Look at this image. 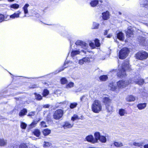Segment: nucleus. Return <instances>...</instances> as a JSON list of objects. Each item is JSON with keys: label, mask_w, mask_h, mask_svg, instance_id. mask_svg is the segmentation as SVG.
I'll list each match as a JSON object with an SVG mask.
<instances>
[{"label": "nucleus", "mask_w": 148, "mask_h": 148, "mask_svg": "<svg viewBox=\"0 0 148 148\" xmlns=\"http://www.w3.org/2000/svg\"><path fill=\"white\" fill-rule=\"evenodd\" d=\"M108 30H106L105 31H104V35H106L107 34H108Z\"/></svg>", "instance_id": "nucleus-55"}, {"label": "nucleus", "mask_w": 148, "mask_h": 148, "mask_svg": "<svg viewBox=\"0 0 148 148\" xmlns=\"http://www.w3.org/2000/svg\"><path fill=\"white\" fill-rule=\"evenodd\" d=\"M147 106V103H139L137 105V107L140 110L144 109Z\"/></svg>", "instance_id": "nucleus-21"}, {"label": "nucleus", "mask_w": 148, "mask_h": 148, "mask_svg": "<svg viewBox=\"0 0 148 148\" xmlns=\"http://www.w3.org/2000/svg\"><path fill=\"white\" fill-rule=\"evenodd\" d=\"M133 31L132 28H128L126 32V36L128 38L132 37L133 36Z\"/></svg>", "instance_id": "nucleus-11"}, {"label": "nucleus", "mask_w": 148, "mask_h": 148, "mask_svg": "<svg viewBox=\"0 0 148 148\" xmlns=\"http://www.w3.org/2000/svg\"><path fill=\"white\" fill-rule=\"evenodd\" d=\"M95 42L96 46L97 47H98L100 46V44L99 42V41L98 39H95Z\"/></svg>", "instance_id": "nucleus-43"}, {"label": "nucleus", "mask_w": 148, "mask_h": 148, "mask_svg": "<svg viewBox=\"0 0 148 148\" xmlns=\"http://www.w3.org/2000/svg\"><path fill=\"white\" fill-rule=\"evenodd\" d=\"M80 53V52L79 50H73L71 53V56L73 57L79 54Z\"/></svg>", "instance_id": "nucleus-20"}, {"label": "nucleus", "mask_w": 148, "mask_h": 148, "mask_svg": "<svg viewBox=\"0 0 148 148\" xmlns=\"http://www.w3.org/2000/svg\"><path fill=\"white\" fill-rule=\"evenodd\" d=\"M49 107V104L45 105L43 106V107L44 108H48Z\"/></svg>", "instance_id": "nucleus-54"}, {"label": "nucleus", "mask_w": 148, "mask_h": 148, "mask_svg": "<svg viewBox=\"0 0 148 148\" xmlns=\"http://www.w3.org/2000/svg\"><path fill=\"white\" fill-rule=\"evenodd\" d=\"M143 24L148 27V22H144L143 23Z\"/></svg>", "instance_id": "nucleus-56"}, {"label": "nucleus", "mask_w": 148, "mask_h": 148, "mask_svg": "<svg viewBox=\"0 0 148 148\" xmlns=\"http://www.w3.org/2000/svg\"><path fill=\"white\" fill-rule=\"evenodd\" d=\"M19 148H28L27 146L25 144L21 145Z\"/></svg>", "instance_id": "nucleus-50"}, {"label": "nucleus", "mask_w": 148, "mask_h": 148, "mask_svg": "<svg viewBox=\"0 0 148 148\" xmlns=\"http://www.w3.org/2000/svg\"><path fill=\"white\" fill-rule=\"evenodd\" d=\"M38 86L37 84H33L32 85H31L30 86V88L34 89V88H37Z\"/></svg>", "instance_id": "nucleus-48"}, {"label": "nucleus", "mask_w": 148, "mask_h": 148, "mask_svg": "<svg viewBox=\"0 0 148 148\" xmlns=\"http://www.w3.org/2000/svg\"><path fill=\"white\" fill-rule=\"evenodd\" d=\"M142 16H144V17H145V16L144 15H142Z\"/></svg>", "instance_id": "nucleus-63"}, {"label": "nucleus", "mask_w": 148, "mask_h": 148, "mask_svg": "<svg viewBox=\"0 0 148 148\" xmlns=\"http://www.w3.org/2000/svg\"><path fill=\"white\" fill-rule=\"evenodd\" d=\"M112 35L109 34L108 35L107 37L108 38H110L112 37Z\"/></svg>", "instance_id": "nucleus-57"}, {"label": "nucleus", "mask_w": 148, "mask_h": 148, "mask_svg": "<svg viewBox=\"0 0 148 148\" xmlns=\"http://www.w3.org/2000/svg\"><path fill=\"white\" fill-rule=\"evenodd\" d=\"M34 135L36 137H38L40 134V132L39 130L38 129H35L33 132Z\"/></svg>", "instance_id": "nucleus-29"}, {"label": "nucleus", "mask_w": 148, "mask_h": 148, "mask_svg": "<svg viewBox=\"0 0 148 148\" xmlns=\"http://www.w3.org/2000/svg\"><path fill=\"white\" fill-rule=\"evenodd\" d=\"M38 121H34L30 125V127L32 128L35 127Z\"/></svg>", "instance_id": "nucleus-44"}, {"label": "nucleus", "mask_w": 148, "mask_h": 148, "mask_svg": "<svg viewBox=\"0 0 148 148\" xmlns=\"http://www.w3.org/2000/svg\"><path fill=\"white\" fill-rule=\"evenodd\" d=\"M67 64L68 62H67L65 61L64 63L63 66L60 68L58 70H56V73H57L63 71L65 68L67 67V66H66V64Z\"/></svg>", "instance_id": "nucleus-17"}, {"label": "nucleus", "mask_w": 148, "mask_h": 148, "mask_svg": "<svg viewBox=\"0 0 148 148\" xmlns=\"http://www.w3.org/2000/svg\"><path fill=\"white\" fill-rule=\"evenodd\" d=\"M4 19V15L2 14H0V22H1Z\"/></svg>", "instance_id": "nucleus-47"}, {"label": "nucleus", "mask_w": 148, "mask_h": 148, "mask_svg": "<svg viewBox=\"0 0 148 148\" xmlns=\"http://www.w3.org/2000/svg\"><path fill=\"white\" fill-rule=\"evenodd\" d=\"M74 84L73 82H70L66 85V88H71L74 86Z\"/></svg>", "instance_id": "nucleus-38"}, {"label": "nucleus", "mask_w": 148, "mask_h": 148, "mask_svg": "<svg viewBox=\"0 0 148 148\" xmlns=\"http://www.w3.org/2000/svg\"><path fill=\"white\" fill-rule=\"evenodd\" d=\"M19 5L17 4H14L10 5V7L11 8L16 9L19 7Z\"/></svg>", "instance_id": "nucleus-34"}, {"label": "nucleus", "mask_w": 148, "mask_h": 148, "mask_svg": "<svg viewBox=\"0 0 148 148\" xmlns=\"http://www.w3.org/2000/svg\"><path fill=\"white\" fill-rule=\"evenodd\" d=\"M130 71L131 68L128 61H125L122 64L121 69L120 68L119 71L117 73V75L121 78L124 77L126 75V71Z\"/></svg>", "instance_id": "nucleus-1"}, {"label": "nucleus", "mask_w": 148, "mask_h": 148, "mask_svg": "<svg viewBox=\"0 0 148 148\" xmlns=\"http://www.w3.org/2000/svg\"><path fill=\"white\" fill-rule=\"evenodd\" d=\"M35 112H32L29 113L27 116H33L35 114Z\"/></svg>", "instance_id": "nucleus-51"}, {"label": "nucleus", "mask_w": 148, "mask_h": 148, "mask_svg": "<svg viewBox=\"0 0 148 148\" xmlns=\"http://www.w3.org/2000/svg\"><path fill=\"white\" fill-rule=\"evenodd\" d=\"M106 108L108 111L109 112L113 111V107L111 103L107 105L106 106Z\"/></svg>", "instance_id": "nucleus-19"}, {"label": "nucleus", "mask_w": 148, "mask_h": 148, "mask_svg": "<svg viewBox=\"0 0 148 148\" xmlns=\"http://www.w3.org/2000/svg\"><path fill=\"white\" fill-rule=\"evenodd\" d=\"M111 99L108 97H105L103 98V102L106 106L110 103Z\"/></svg>", "instance_id": "nucleus-15"}, {"label": "nucleus", "mask_w": 148, "mask_h": 148, "mask_svg": "<svg viewBox=\"0 0 148 148\" xmlns=\"http://www.w3.org/2000/svg\"><path fill=\"white\" fill-rule=\"evenodd\" d=\"M27 112V109L25 108H24L19 113V115L20 116L22 117L25 115Z\"/></svg>", "instance_id": "nucleus-22"}, {"label": "nucleus", "mask_w": 148, "mask_h": 148, "mask_svg": "<svg viewBox=\"0 0 148 148\" xmlns=\"http://www.w3.org/2000/svg\"><path fill=\"white\" fill-rule=\"evenodd\" d=\"M7 144V140L4 139L0 138V146H4L6 145Z\"/></svg>", "instance_id": "nucleus-27"}, {"label": "nucleus", "mask_w": 148, "mask_h": 148, "mask_svg": "<svg viewBox=\"0 0 148 148\" xmlns=\"http://www.w3.org/2000/svg\"><path fill=\"white\" fill-rule=\"evenodd\" d=\"M74 123L73 122L71 123H70L68 122H66L64 123V124L63 125V127L65 128H71L73 125Z\"/></svg>", "instance_id": "nucleus-14"}, {"label": "nucleus", "mask_w": 148, "mask_h": 148, "mask_svg": "<svg viewBox=\"0 0 148 148\" xmlns=\"http://www.w3.org/2000/svg\"><path fill=\"white\" fill-rule=\"evenodd\" d=\"M136 58L141 60L146 59L148 57V53L145 51H141L137 53L136 55Z\"/></svg>", "instance_id": "nucleus-4"}, {"label": "nucleus", "mask_w": 148, "mask_h": 148, "mask_svg": "<svg viewBox=\"0 0 148 148\" xmlns=\"http://www.w3.org/2000/svg\"><path fill=\"white\" fill-rule=\"evenodd\" d=\"M60 82L62 84H65L67 82V80L65 77L62 78L60 80Z\"/></svg>", "instance_id": "nucleus-40"}, {"label": "nucleus", "mask_w": 148, "mask_h": 148, "mask_svg": "<svg viewBox=\"0 0 148 148\" xmlns=\"http://www.w3.org/2000/svg\"><path fill=\"white\" fill-rule=\"evenodd\" d=\"M99 23L96 22H93V29H97L99 28Z\"/></svg>", "instance_id": "nucleus-39"}, {"label": "nucleus", "mask_w": 148, "mask_h": 148, "mask_svg": "<svg viewBox=\"0 0 148 148\" xmlns=\"http://www.w3.org/2000/svg\"><path fill=\"white\" fill-rule=\"evenodd\" d=\"M14 0H8V2H12V1H14Z\"/></svg>", "instance_id": "nucleus-60"}, {"label": "nucleus", "mask_w": 148, "mask_h": 148, "mask_svg": "<svg viewBox=\"0 0 148 148\" xmlns=\"http://www.w3.org/2000/svg\"><path fill=\"white\" fill-rule=\"evenodd\" d=\"M83 60L84 62H88L90 61V59L88 58H83Z\"/></svg>", "instance_id": "nucleus-49"}, {"label": "nucleus", "mask_w": 148, "mask_h": 148, "mask_svg": "<svg viewBox=\"0 0 148 148\" xmlns=\"http://www.w3.org/2000/svg\"><path fill=\"white\" fill-rule=\"evenodd\" d=\"M45 144L44 145V147H50L51 145V143L48 142H45Z\"/></svg>", "instance_id": "nucleus-46"}, {"label": "nucleus", "mask_w": 148, "mask_h": 148, "mask_svg": "<svg viewBox=\"0 0 148 148\" xmlns=\"http://www.w3.org/2000/svg\"><path fill=\"white\" fill-rule=\"evenodd\" d=\"M126 99L128 101L131 102L134 101L135 100V98L133 96L130 95L126 98Z\"/></svg>", "instance_id": "nucleus-24"}, {"label": "nucleus", "mask_w": 148, "mask_h": 148, "mask_svg": "<svg viewBox=\"0 0 148 148\" xmlns=\"http://www.w3.org/2000/svg\"><path fill=\"white\" fill-rule=\"evenodd\" d=\"M85 97V96H83L80 98V100L81 101H83V99Z\"/></svg>", "instance_id": "nucleus-59"}, {"label": "nucleus", "mask_w": 148, "mask_h": 148, "mask_svg": "<svg viewBox=\"0 0 148 148\" xmlns=\"http://www.w3.org/2000/svg\"><path fill=\"white\" fill-rule=\"evenodd\" d=\"M77 105V103L76 102L73 103H71L70 107L71 109H73L75 108Z\"/></svg>", "instance_id": "nucleus-36"}, {"label": "nucleus", "mask_w": 148, "mask_h": 148, "mask_svg": "<svg viewBox=\"0 0 148 148\" xmlns=\"http://www.w3.org/2000/svg\"><path fill=\"white\" fill-rule=\"evenodd\" d=\"M21 13V12L19 11H18L17 13H15L13 14L10 16V17L13 19L15 18H18L19 17V15Z\"/></svg>", "instance_id": "nucleus-25"}, {"label": "nucleus", "mask_w": 148, "mask_h": 148, "mask_svg": "<svg viewBox=\"0 0 148 148\" xmlns=\"http://www.w3.org/2000/svg\"><path fill=\"white\" fill-rule=\"evenodd\" d=\"M114 145L115 147H121L123 145L122 143L120 142H115Z\"/></svg>", "instance_id": "nucleus-31"}, {"label": "nucleus", "mask_w": 148, "mask_h": 148, "mask_svg": "<svg viewBox=\"0 0 148 148\" xmlns=\"http://www.w3.org/2000/svg\"><path fill=\"white\" fill-rule=\"evenodd\" d=\"M99 79L102 81H105L108 79V77L107 75H102L99 77Z\"/></svg>", "instance_id": "nucleus-30"}, {"label": "nucleus", "mask_w": 148, "mask_h": 148, "mask_svg": "<svg viewBox=\"0 0 148 148\" xmlns=\"http://www.w3.org/2000/svg\"><path fill=\"white\" fill-rule=\"evenodd\" d=\"M100 2L101 3H102L103 1L102 0H100Z\"/></svg>", "instance_id": "nucleus-62"}, {"label": "nucleus", "mask_w": 148, "mask_h": 148, "mask_svg": "<svg viewBox=\"0 0 148 148\" xmlns=\"http://www.w3.org/2000/svg\"><path fill=\"white\" fill-rule=\"evenodd\" d=\"M131 79L129 80L128 82L123 80H120L117 83V87L118 88H122L125 87L129 84L131 83Z\"/></svg>", "instance_id": "nucleus-5"}, {"label": "nucleus", "mask_w": 148, "mask_h": 148, "mask_svg": "<svg viewBox=\"0 0 148 148\" xmlns=\"http://www.w3.org/2000/svg\"><path fill=\"white\" fill-rule=\"evenodd\" d=\"M102 18L105 20H107L109 18V12L106 11L102 13Z\"/></svg>", "instance_id": "nucleus-18"}, {"label": "nucleus", "mask_w": 148, "mask_h": 148, "mask_svg": "<svg viewBox=\"0 0 148 148\" xmlns=\"http://www.w3.org/2000/svg\"><path fill=\"white\" fill-rule=\"evenodd\" d=\"M95 138L97 140V142L98 140H99L102 143H105L106 141V138L100 135V133L99 132H95L94 134Z\"/></svg>", "instance_id": "nucleus-8"}, {"label": "nucleus", "mask_w": 148, "mask_h": 148, "mask_svg": "<svg viewBox=\"0 0 148 148\" xmlns=\"http://www.w3.org/2000/svg\"><path fill=\"white\" fill-rule=\"evenodd\" d=\"M41 126L43 127H47V125H46V123L44 121H42L41 122Z\"/></svg>", "instance_id": "nucleus-52"}, {"label": "nucleus", "mask_w": 148, "mask_h": 148, "mask_svg": "<svg viewBox=\"0 0 148 148\" xmlns=\"http://www.w3.org/2000/svg\"><path fill=\"white\" fill-rule=\"evenodd\" d=\"M141 38L142 39V40L140 41L139 42H140V43L141 44L143 45H146L145 44V38H142V37H141Z\"/></svg>", "instance_id": "nucleus-45"}, {"label": "nucleus", "mask_w": 148, "mask_h": 148, "mask_svg": "<svg viewBox=\"0 0 148 148\" xmlns=\"http://www.w3.org/2000/svg\"><path fill=\"white\" fill-rule=\"evenodd\" d=\"M119 14H121V13H120V12H119Z\"/></svg>", "instance_id": "nucleus-64"}, {"label": "nucleus", "mask_w": 148, "mask_h": 148, "mask_svg": "<svg viewBox=\"0 0 148 148\" xmlns=\"http://www.w3.org/2000/svg\"><path fill=\"white\" fill-rule=\"evenodd\" d=\"M99 3V1L97 0H93L90 3L91 6L95 7Z\"/></svg>", "instance_id": "nucleus-23"}, {"label": "nucleus", "mask_w": 148, "mask_h": 148, "mask_svg": "<svg viewBox=\"0 0 148 148\" xmlns=\"http://www.w3.org/2000/svg\"><path fill=\"white\" fill-rule=\"evenodd\" d=\"M109 89L112 91H114L117 89L116 84L113 82H110L108 86Z\"/></svg>", "instance_id": "nucleus-13"}, {"label": "nucleus", "mask_w": 148, "mask_h": 148, "mask_svg": "<svg viewBox=\"0 0 148 148\" xmlns=\"http://www.w3.org/2000/svg\"><path fill=\"white\" fill-rule=\"evenodd\" d=\"M34 95H35L36 99L38 100H40L42 99V97L39 94L35 93Z\"/></svg>", "instance_id": "nucleus-32"}, {"label": "nucleus", "mask_w": 148, "mask_h": 148, "mask_svg": "<svg viewBox=\"0 0 148 148\" xmlns=\"http://www.w3.org/2000/svg\"><path fill=\"white\" fill-rule=\"evenodd\" d=\"M125 110L123 109H121L119 110V114L121 116H123L125 114Z\"/></svg>", "instance_id": "nucleus-37"}, {"label": "nucleus", "mask_w": 148, "mask_h": 148, "mask_svg": "<svg viewBox=\"0 0 148 148\" xmlns=\"http://www.w3.org/2000/svg\"><path fill=\"white\" fill-rule=\"evenodd\" d=\"M63 111L61 109L55 111L53 115V118L55 119L58 120L63 116Z\"/></svg>", "instance_id": "nucleus-6"}, {"label": "nucleus", "mask_w": 148, "mask_h": 148, "mask_svg": "<svg viewBox=\"0 0 148 148\" xmlns=\"http://www.w3.org/2000/svg\"><path fill=\"white\" fill-rule=\"evenodd\" d=\"M51 133V130L48 129H44L42 131L43 134L45 136L48 135Z\"/></svg>", "instance_id": "nucleus-26"}, {"label": "nucleus", "mask_w": 148, "mask_h": 148, "mask_svg": "<svg viewBox=\"0 0 148 148\" xmlns=\"http://www.w3.org/2000/svg\"><path fill=\"white\" fill-rule=\"evenodd\" d=\"M139 3L141 7H145L148 9V0H139Z\"/></svg>", "instance_id": "nucleus-10"}, {"label": "nucleus", "mask_w": 148, "mask_h": 148, "mask_svg": "<svg viewBox=\"0 0 148 148\" xmlns=\"http://www.w3.org/2000/svg\"><path fill=\"white\" fill-rule=\"evenodd\" d=\"M78 115L77 114H74L71 118V121H74L75 120L79 119Z\"/></svg>", "instance_id": "nucleus-41"}, {"label": "nucleus", "mask_w": 148, "mask_h": 148, "mask_svg": "<svg viewBox=\"0 0 148 148\" xmlns=\"http://www.w3.org/2000/svg\"><path fill=\"white\" fill-rule=\"evenodd\" d=\"M129 52L130 50L127 48L125 47L121 49L119 53V58L121 59H124L128 56Z\"/></svg>", "instance_id": "nucleus-3"}, {"label": "nucleus", "mask_w": 148, "mask_h": 148, "mask_svg": "<svg viewBox=\"0 0 148 148\" xmlns=\"http://www.w3.org/2000/svg\"><path fill=\"white\" fill-rule=\"evenodd\" d=\"M82 51L84 53H86L85 51L84 50H82Z\"/></svg>", "instance_id": "nucleus-61"}, {"label": "nucleus", "mask_w": 148, "mask_h": 148, "mask_svg": "<svg viewBox=\"0 0 148 148\" xmlns=\"http://www.w3.org/2000/svg\"><path fill=\"white\" fill-rule=\"evenodd\" d=\"M84 62L83 59H81L79 60V63L80 65H82L84 63Z\"/></svg>", "instance_id": "nucleus-53"}, {"label": "nucleus", "mask_w": 148, "mask_h": 148, "mask_svg": "<svg viewBox=\"0 0 148 148\" xmlns=\"http://www.w3.org/2000/svg\"><path fill=\"white\" fill-rule=\"evenodd\" d=\"M144 144V141H141L139 143L134 142L133 143V145L134 146L140 147L141 146H142Z\"/></svg>", "instance_id": "nucleus-28"}, {"label": "nucleus", "mask_w": 148, "mask_h": 148, "mask_svg": "<svg viewBox=\"0 0 148 148\" xmlns=\"http://www.w3.org/2000/svg\"><path fill=\"white\" fill-rule=\"evenodd\" d=\"M144 148H148V144L144 146Z\"/></svg>", "instance_id": "nucleus-58"}, {"label": "nucleus", "mask_w": 148, "mask_h": 148, "mask_svg": "<svg viewBox=\"0 0 148 148\" xmlns=\"http://www.w3.org/2000/svg\"><path fill=\"white\" fill-rule=\"evenodd\" d=\"M92 111L96 113H98L102 110V106L101 102L98 100L94 101L92 106Z\"/></svg>", "instance_id": "nucleus-2"}, {"label": "nucleus", "mask_w": 148, "mask_h": 148, "mask_svg": "<svg viewBox=\"0 0 148 148\" xmlns=\"http://www.w3.org/2000/svg\"><path fill=\"white\" fill-rule=\"evenodd\" d=\"M131 83H135L139 85H143L144 83V80L143 79H141L139 76H136L132 79Z\"/></svg>", "instance_id": "nucleus-7"}, {"label": "nucleus", "mask_w": 148, "mask_h": 148, "mask_svg": "<svg viewBox=\"0 0 148 148\" xmlns=\"http://www.w3.org/2000/svg\"><path fill=\"white\" fill-rule=\"evenodd\" d=\"M86 139L88 141L91 142L92 143H97V140L96 138L94 139L93 136L89 135L87 136Z\"/></svg>", "instance_id": "nucleus-12"}, {"label": "nucleus", "mask_w": 148, "mask_h": 148, "mask_svg": "<svg viewBox=\"0 0 148 148\" xmlns=\"http://www.w3.org/2000/svg\"><path fill=\"white\" fill-rule=\"evenodd\" d=\"M27 126V125L25 123L23 122H21L20 126L21 128L22 129H25L26 127Z\"/></svg>", "instance_id": "nucleus-35"}, {"label": "nucleus", "mask_w": 148, "mask_h": 148, "mask_svg": "<svg viewBox=\"0 0 148 148\" xmlns=\"http://www.w3.org/2000/svg\"><path fill=\"white\" fill-rule=\"evenodd\" d=\"M49 91L47 89H44L42 93V95L44 97L47 95L49 94Z\"/></svg>", "instance_id": "nucleus-42"}, {"label": "nucleus", "mask_w": 148, "mask_h": 148, "mask_svg": "<svg viewBox=\"0 0 148 148\" xmlns=\"http://www.w3.org/2000/svg\"><path fill=\"white\" fill-rule=\"evenodd\" d=\"M117 38L119 40L123 41L124 38V34L121 32H119L117 34Z\"/></svg>", "instance_id": "nucleus-16"}, {"label": "nucleus", "mask_w": 148, "mask_h": 148, "mask_svg": "<svg viewBox=\"0 0 148 148\" xmlns=\"http://www.w3.org/2000/svg\"><path fill=\"white\" fill-rule=\"evenodd\" d=\"M29 5L28 4H26L24 6L23 9L24 11V13L25 14H27L28 12L27 8L29 7Z\"/></svg>", "instance_id": "nucleus-33"}, {"label": "nucleus", "mask_w": 148, "mask_h": 148, "mask_svg": "<svg viewBox=\"0 0 148 148\" xmlns=\"http://www.w3.org/2000/svg\"><path fill=\"white\" fill-rule=\"evenodd\" d=\"M75 43L77 45L80 46L82 48L85 49L87 48V45L86 44L85 42L82 41L78 40Z\"/></svg>", "instance_id": "nucleus-9"}]
</instances>
